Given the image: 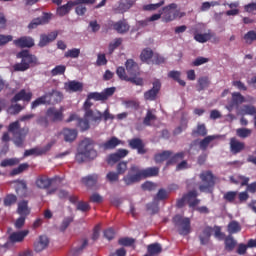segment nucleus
Listing matches in <instances>:
<instances>
[{
  "mask_svg": "<svg viewBox=\"0 0 256 256\" xmlns=\"http://www.w3.org/2000/svg\"><path fill=\"white\" fill-rule=\"evenodd\" d=\"M219 136L217 135H210V136H206L204 139H202L199 142V147L201 149V151H207V147H209L211 141H215V139H218Z\"/></svg>",
  "mask_w": 256,
  "mask_h": 256,
  "instance_id": "38",
  "label": "nucleus"
},
{
  "mask_svg": "<svg viewBox=\"0 0 256 256\" xmlns=\"http://www.w3.org/2000/svg\"><path fill=\"white\" fill-rule=\"evenodd\" d=\"M21 160L19 158H7L1 161L0 167H15V165H19Z\"/></svg>",
  "mask_w": 256,
  "mask_h": 256,
  "instance_id": "47",
  "label": "nucleus"
},
{
  "mask_svg": "<svg viewBox=\"0 0 256 256\" xmlns=\"http://www.w3.org/2000/svg\"><path fill=\"white\" fill-rule=\"evenodd\" d=\"M173 223L179 235L186 237V235L191 233V219L181 215H176L173 217Z\"/></svg>",
  "mask_w": 256,
  "mask_h": 256,
  "instance_id": "6",
  "label": "nucleus"
},
{
  "mask_svg": "<svg viewBox=\"0 0 256 256\" xmlns=\"http://www.w3.org/2000/svg\"><path fill=\"white\" fill-rule=\"evenodd\" d=\"M165 5V0H161L156 4H148L143 6V11H157L159 7H163Z\"/></svg>",
  "mask_w": 256,
  "mask_h": 256,
  "instance_id": "62",
  "label": "nucleus"
},
{
  "mask_svg": "<svg viewBox=\"0 0 256 256\" xmlns=\"http://www.w3.org/2000/svg\"><path fill=\"white\" fill-rule=\"evenodd\" d=\"M202 185L199 186L201 193H213L215 187V176L212 171H205L200 174Z\"/></svg>",
  "mask_w": 256,
  "mask_h": 256,
  "instance_id": "7",
  "label": "nucleus"
},
{
  "mask_svg": "<svg viewBox=\"0 0 256 256\" xmlns=\"http://www.w3.org/2000/svg\"><path fill=\"white\" fill-rule=\"evenodd\" d=\"M29 169L28 163H22L17 168H14L10 172V177H15V175H21L24 171H27Z\"/></svg>",
  "mask_w": 256,
  "mask_h": 256,
  "instance_id": "50",
  "label": "nucleus"
},
{
  "mask_svg": "<svg viewBox=\"0 0 256 256\" xmlns=\"http://www.w3.org/2000/svg\"><path fill=\"white\" fill-rule=\"evenodd\" d=\"M194 39L198 43H207V41H210L211 39V33H204V34L194 33Z\"/></svg>",
  "mask_w": 256,
  "mask_h": 256,
  "instance_id": "56",
  "label": "nucleus"
},
{
  "mask_svg": "<svg viewBox=\"0 0 256 256\" xmlns=\"http://www.w3.org/2000/svg\"><path fill=\"white\" fill-rule=\"evenodd\" d=\"M63 111H65V108L60 107L59 110L55 107H50L46 110V117L52 122V123H59L63 121L65 115L63 114Z\"/></svg>",
  "mask_w": 256,
  "mask_h": 256,
  "instance_id": "9",
  "label": "nucleus"
},
{
  "mask_svg": "<svg viewBox=\"0 0 256 256\" xmlns=\"http://www.w3.org/2000/svg\"><path fill=\"white\" fill-rule=\"evenodd\" d=\"M116 75H118L121 81H127L128 83H133V85H137L139 87H143V78L141 77H131L127 75L125 68L123 66H119L116 69Z\"/></svg>",
  "mask_w": 256,
  "mask_h": 256,
  "instance_id": "8",
  "label": "nucleus"
},
{
  "mask_svg": "<svg viewBox=\"0 0 256 256\" xmlns=\"http://www.w3.org/2000/svg\"><path fill=\"white\" fill-rule=\"evenodd\" d=\"M17 213L22 217H27L28 215H31V208H29V201L22 200L18 202Z\"/></svg>",
  "mask_w": 256,
  "mask_h": 256,
  "instance_id": "23",
  "label": "nucleus"
},
{
  "mask_svg": "<svg viewBox=\"0 0 256 256\" xmlns=\"http://www.w3.org/2000/svg\"><path fill=\"white\" fill-rule=\"evenodd\" d=\"M81 55V49L73 48L64 53L66 59H77Z\"/></svg>",
  "mask_w": 256,
  "mask_h": 256,
  "instance_id": "54",
  "label": "nucleus"
},
{
  "mask_svg": "<svg viewBox=\"0 0 256 256\" xmlns=\"http://www.w3.org/2000/svg\"><path fill=\"white\" fill-rule=\"evenodd\" d=\"M57 37H59V32L57 31L50 32L49 34H41L38 47H47V45H49V43H53Z\"/></svg>",
  "mask_w": 256,
  "mask_h": 256,
  "instance_id": "14",
  "label": "nucleus"
},
{
  "mask_svg": "<svg viewBox=\"0 0 256 256\" xmlns=\"http://www.w3.org/2000/svg\"><path fill=\"white\" fill-rule=\"evenodd\" d=\"M135 5V0H121L118 5V10L121 13H125V11H129L130 7Z\"/></svg>",
  "mask_w": 256,
  "mask_h": 256,
  "instance_id": "42",
  "label": "nucleus"
},
{
  "mask_svg": "<svg viewBox=\"0 0 256 256\" xmlns=\"http://www.w3.org/2000/svg\"><path fill=\"white\" fill-rule=\"evenodd\" d=\"M89 246V240L83 239L80 242V245L76 246L74 249L70 251V255L72 256H79L87 247Z\"/></svg>",
  "mask_w": 256,
  "mask_h": 256,
  "instance_id": "30",
  "label": "nucleus"
},
{
  "mask_svg": "<svg viewBox=\"0 0 256 256\" xmlns=\"http://www.w3.org/2000/svg\"><path fill=\"white\" fill-rule=\"evenodd\" d=\"M140 175L142 179H147L149 177H157L159 175V167H149L141 170Z\"/></svg>",
  "mask_w": 256,
  "mask_h": 256,
  "instance_id": "34",
  "label": "nucleus"
},
{
  "mask_svg": "<svg viewBox=\"0 0 256 256\" xmlns=\"http://www.w3.org/2000/svg\"><path fill=\"white\" fill-rule=\"evenodd\" d=\"M66 70H67V67H65V65H58L51 70V75L52 77H57V75L65 74Z\"/></svg>",
  "mask_w": 256,
  "mask_h": 256,
  "instance_id": "64",
  "label": "nucleus"
},
{
  "mask_svg": "<svg viewBox=\"0 0 256 256\" xmlns=\"http://www.w3.org/2000/svg\"><path fill=\"white\" fill-rule=\"evenodd\" d=\"M237 195H239L238 191H228L224 194L223 199L227 201V203H237Z\"/></svg>",
  "mask_w": 256,
  "mask_h": 256,
  "instance_id": "49",
  "label": "nucleus"
},
{
  "mask_svg": "<svg viewBox=\"0 0 256 256\" xmlns=\"http://www.w3.org/2000/svg\"><path fill=\"white\" fill-rule=\"evenodd\" d=\"M171 155H173L172 151L164 150L163 152L154 155V161L155 163H163L167 161V159H171Z\"/></svg>",
  "mask_w": 256,
  "mask_h": 256,
  "instance_id": "35",
  "label": "nucleus"
},
{
  "mask_svg": "<svg viewBox=\"0 0 256 256\" xmlns=\"http://www.w3.org/2000/svg\"><path fill=\"white\" fill-rule=\"evenodd\" d=\"M53 147V144L48 143L46 146L42 148H32L29 150H26L24 152V157H29L31 155H45L48 151H51V148Z\"/></svg>",
  "mask_w": 256,
  "mask_h": 256,
  "instance_id": "19",
  "label": "nucleus"
},
{
  "mask_svg": "<svg viewBox=\"0 0 256 256\" xmlns=\"http://www.w3.org/2000/svg\"><path fill=\"white\" fill-rule=\"evenodd\" d=\"M128 155H129V150L118 149L115 153H112L107 157V163L109 165L113 163H118L120 159H124V157H127Z\"/></svg>",
  "mask_w": 256,
  "mask_h": 256,
  "instance_id": "15",
  "label": "nucleus"
},
{
  "mask_svg": "<svg viewBox=\"0 0 256 256\" xmlns=\"http://www.w3.org/2000/svg\"><path fill=\"white\" fill-rule=\"evenodd\" d=\"M224 245L225 250L231 252L235 247H237V240H235L233 236L229 235L224 239Z\"/></svg>",
  "mask_w": 256,
  "mask_h": 256,
  "instance_id": "40",
  "label": "nucleus"
},
{
  "mask_svg": "<svg viewBox=\"0 0 256 256\" xmlns=\"http://www.w3.org/2000/svg\"><path fill=\"white\" fill-rule=\"evenodd\" d=\"M211 233H213V228L207 226L202 231V234L199 236L201 245H208L211 239Z\"/></svg>",
  "mask_w": 256,
  "mask_h": 256,
  "instance_id": "29",
  "label": "nucleus"
},
{
  "mask_svg": "<svg viewBox=\"0 0 256 256\" xmlns=\"http://www.w3.org/2000/svg\"><path fill=\"white\" fill-rule=\"evenodd\" d=\"M246 101L245 96H243L240 92L232 93V104L236 105V107H239V105L245 103Z\"/></svg>",
  "mask_w": 256,
  "mask_h": 256,
  "instance_id": "46",
  "label": "nucleus"
},
{
  "mask_svg": "<svg viewBox=\"0 0 256 256\" xmlns=\"http://www.w3.org/2000/svg\"><path fill=\"white\" fill-rule=\"evenodd\" d=\"M55 178H49L47 175H39L35 180V185L38 189H50Z\"/></svg>",
  "mask_w": 256,
  "mask_h": 256,
  "instance_id": "12",
  "label": "nucleus"
},
{
  "mask_svg": "<svg viewBox=\"0 0 256 256\" xmlns=\"http://www.w3.org/2000/svg\"><path fill=\"white\" fill-rule=\"evenodd\" d=\"M243 39L247 45H252L254 41H256V32L255 30L248 31L244 36Z\"/></svg>",
  "mask_w": 256,
  "mask_h": 256,
  "instance_id": "55",
  "label": "nucleus"
},
{
  "mask_svg": "<svg viewBox=\"0 0 256 256\" xmlns=\"http://www.w3.org/2000/svg\"><path fill=\"white\" fill-rule=\"evenodd\" d=\"M65 87L68 91H71L72 93L83 91V83L75 80L69 81L67 84H65Z\"/></svg>",
  "mask_w": 256,
  "mask_h": 256,
  "instance_id": "32",
  "label": "nucleus"
},
{
  "mask_svg": "<svg viewBox=\"0 0 256 256\" xmlns=\"http://www.w3.org/2000/svg\"><path fill=\"white\" fill-rule=\"evenodd\" d=\"M251 133H252V130L249 128H238L236 130V135L241 139H247V137L251 136Z\"/></svg>",
  "mask_w": 256,
  "mask_h": 256,
  "instance_id": "60",
  "label": "nucleus"
},
{
  "mask_svg": "<svg viewBox=\"0 0 256 256\" xmlns=\"http://www.w3.org/2000/svg\"><path fill=\"white\" fill-rule=\"evenodd\" d=\"M227 229L230 235H235V233H240L241 224H239V222L235 220H232L231 222H229Z\"/></svg>",
  "mask_w": 256,
  "mask_h": 256,
  "instance_id": "45",
  "label": "nucleus"
},
{
  "mask_svg": "<svg viewBox=\"0 0 256 256\" xmlns=\"http://www.w3.org/2000/svg\"><path fill=\"white\" fill-rule=\"evenodd\" d=\"M47 247H49V238L45 235L40 236L39 240L34 243V250L36 253H41V251H44Z\"/></svg>",
  "mask_w": 256,
  "mask_h": 256,
  "instance_id": "22",
  "label": "nucleus"
},
{
  "mask_svg": "<svg viewBox=\"0 0 256 256\" xmlns=\"http://www.w3.org/2000/svg\"><path fill=\"white\" fill-rule=\"evenodd\" d=\"M13 43L16 47H20V49L35 47V40L30 36H22L14 40Z\"/></svg>",
  "mask_w": 256,
  "mask_h": 256,
  "instance_id": "13",
  "label": "nucleus"
},
{
  "mask_svg": "<svg viewBox=\"0 0 256 256\" xmlns=\"http://www.w3.org/2000/svg\"><path fill=\"white\" fill-rule=\"evenodd\" d=\"M211 85V80H209V77L203 76L198 79V91H204V89H207Z\"/></svg>",
  "mask_w": 256,
  "mask_h": 256,
  "instance_id": "51",
  "label": "nucleus"
},
{
  "mask_svg": "<svg viewBox=\"0 0 256 256\" xmlns=\"http://www.w3.org/2000/svg\"><path fill=\"white\" fill-rule=\"evenodd\" d=\"M185 159V152H178L173 156H170V159L167 161V165H175V163H179V161H183Z\"/></svg>",
  "mask_w": 256,
  "mask_h": 256,
  "instance_id": "48",
  "label": "nucleus"
},
{
  "mask_svg": "<svg viewBox=\"0 0 256 256\" xmlns=\"http://www.w3.org/2000/svg\"><path fill=\"white\" fill-rule=\"evenodd\" d=\"M62 135L64 137V141L67 143H73V141L77 139L78 132L75 129L64 128L62 130Z\"/></svg>",
  "mask_w": 256,
  "mask_h": 256,
  "instance_id": "27",
  "label": "nucleus"
},
{
  "mask_svg": "<svg viewBox=\"0 0 256 256\" xmlns=\"http://www.w3.org/2000/svg\"><path fill=\"white\" fill-rule=\"evenodd\" d=\"M241 151H245V143L239 141L237 138H230V152L232 155H237L241 153Z\"/></svg>",
  "mask_w": 256,
  "mask_h": 256,
  "instance_id": "18",
  "label": "nucleus"
},
{
  "mask_svg": "<svg viewBox=\"0 0 256 256\" xmlns=\"http://www.w3.org/2000/svg\"><path fill=\"white\" fill-rule=\"evenodd\" d=\"M97 0H74L68 1L66 4L59 6L56 10V13L59 17H65V15H69L71 9L75 7V5H95Z\"/></svg>",
  "mask_w": 256,
  "mask_h": 256,
  "instance_id": "5",
  "label": "nucleus"
},
{
  "mask_svg": "<svg viewBox=\"0 0 256 256\" xmlns=\"http://www.w3.org/2000/svg\"><path fill=\"white\" fill-rule=\"evenodd\" d=\"M73 221H74L73 216L65 217L59 227V231H61L62 233H64V231H67V228L69 227V225L73 223Z\"/></svg>",
  "mask_w": 256,
  "mask_h": 256,
  "instance_id": "57",
  "label": "nucleus"
},
{
  "mask_svg": "<svg viewBox=\"0 0 256 256\" xmlns=\"http://www.w3.org/2000/svg\"><path fill=\"white\" fill-rule=\"evenodd\" d=\"M154 52L151 48H144L140 54V60L142 63L151 65V59L153 58Z\"/></svg>",
  "mask_w": 256,
  "mask_h": 256,
  "instance_id": "31",
  "label": "nucleus"
},
{
  "mask_svg": "<svg viewBox=\"0 0 256 256\" xmlns=\"http://www.w3.org/2000/svg\"><path fill=\"white\" fill-rule=\"evenodd\" d=\"M157 116L153 114V110L148 109L146 116L144 117L143 124L146 125V127H151V121H156Z\"/></svg>",
  "mask_w": 256,
  "mask_h": 256,
  "instance_id": "52",
  "label": "nucleus"
},
{
  "mask_svg": "<svg viewBox=\"0 0 256 256\" xmlns=\"http://www.w3.org/2000/svg\"><path fill=\"white\" fill-rule=\"evenodd\" d=\"M118 244L122 247H133L135 245V238L123 237L118 240Z\"/></svg>",
  "mask_w": 256,
  "mask_h": 256,
  "instance_id": "59",
  "label": "nucleus"
},
{
  "mask_svg": "<svg viewBox=\"0 0 256 256\" xmlns=\"http://www.w3.org/2000/svg\"><path fill=\"white\" fill-rule=\"evenodd\" d=\"M163 16L162 23H171V21H175V19H181L185 17L186 13L177 10V4L171 3L162 8Z\"/></svg>",
  "mask_w": 256,
  "mask_h": 256,
  "instance_id": "4",
  "label": "nucleus"
},
{
  "mask_svg": "<svg viewBox=\"0 0 256 256\" xmlns=\"http://www.w3.org/2000/svg\"><path fill=\"white\" fill-rule=\"evenodd\" d=\"M46 95L48 96V105L61 103L63 101V93L52 90L51 92H47Z\"/></svg>",
  "mask_w": 256,
  "mask_h": 256,
  "instance_id": "24",
  "label": "nucleus"
},
{
  "mask_svg": "<svg viewBox=\"0 0 256 256\" xmlns=\"http://www.w3.org/2000/svg\"><path fill=\"white\" fill-rule=\"evenodd\" d=\"M114 31H117L120 35H123L129 31L130 26L126 20H119L112 25Z\"/></svg>",
  "mask_w": 256,
  "mask_h": 256,
  "instance_id": "26",
  "label": "nucleus"
},
{
  "mask_svg": "<svg viewBox=\"0 0 256 256\" xmlns=\"http://www.w3.org/2000/svg\"><path fill=\"white\" fill-rule=\"evenodd\" d=\"M16 57L17 59H21V62L13 65L14 71L24 72L28 71V69H31V67L39 65L37 56L30 54L29 50H22L18 52Z\"/></svg>",
  "mask_w": 256,
  "mask_h": 256,
  "instance_id": "2",
  "label": "nucleus"
},
{
  "mask_svg": "<svg viewBox=\"0 0 256 256\" xmlns=\"http://www.w3.org/2000/svg\"><path fill=\"white\" fill-rule=\"evenodd\" d=\"M77 127L80 128V131H89L91 126L89 124V120H87L86 118H79L77 122Z\"/></svg>",
  "mask_w": 256,
  "mask_h": 256,
  "instance_id": "61",
  "label": "nucleus"
},
{
  "mask_svg": "<svg viewBox=\"0 0 256 256\" xmlns=\"http://www.w3.org/2000/svg\"><path fill=\"white\" fill-rule=\"evenodd\" d=\"M75 159L77 163H85V161H93V159H97L95 140L91 138H84L80 143Z\"/></svg>",
  "mask_w": 256,
  "mask_h": 256,
  "instance_id": "1",
  "label": "nucleus"
},
{
  "mask_svg": "<svg viewBox=\"0 0 256 256\" xmlns=\"http://www.w3.org/2000/svg\"><path fill=\"white\" fill-rule=\"evenodd\" d=\"M159 91H161V82H153V87L144 93L145 101H156Z\"/></svg>",
  "mask_w": 256,
  "mask_h": 256,
  "instance_id": "11",
  "label": "nucleus"
},
{
  "mask_svg": "<svg viewBox=\"0 0 256 256\" xmlns=\"http://www.w3.org/2000/svg\"><path fill=\"white\" fill-rule=\"evenodd\" d=\"M128 145L132 149H136L139 155H145V153H147V149H145V144L141 138H134L129 140Z\"/></svg>",
  "mask_w": 256,
  "mask_h": 256,
  "instance_id": "16",
  "label": "nucleus"
},
{
  "mask_svg": "<svg viewBox=\"0 0 256 256\" xmlns=\"http://www.w3.org/2000/svg\"><path fill=\"white\" fill-rule=\"evenodd\" d=\"M143 177L141 174H131L128 173L127 176H124L123 181L126 185H133V183H139Z\"/></svg>",
  "mask_w": 256,
  "mask_h": 256,
  "instance_id": "37",
  "label": "nucleus"
},
{
  "mask_svg": "<svg viewBox=\"0 0 256 256\" xmlns=\"http://www.w3.org/2000/svg\"><path fill=\"white\" fill-rule=\"evenodd\" d=\"M97 181H99V175L97 174L88 175L82 178V183L86 187H95L97 185Z\"/></svg>",
  "mask_w": 256,
  "mask_h": 256,
  "instance_id": "36",
  "label": "nucleus"
},
{
  "mask_svg": "<svg viewBox=\"0 0 256 256\" xmlns=\"http://www.w3.org/2000/svg\"><path fill=\"white\" fill-rule=\"evenodd\" d=\"M231 183H234V185H241V187H245V185H249V177H245L243 175H238L235 177H230Z\"/></svg>",
  "mask_w": 256,
  "mask_h": 256,
  "instance_id": "43",
  "label": "nucleus"
},
{
  "mask_svg": "<svg viewBox=\"0 0 256 256\" xmlns=\"http://www.w3.org/2000/svg\"><path fill=\"white\" fill-rule=\"evenodd\" d=\"M51 19L50 13H44L41 18H36L28 25L29 29H36V27H39V25H45V23H49V20Z\"/></svg>",
  "mask_w": 256,
  "mask_h": 256,
  "instance_id": "21",
  "label": "nucleus"
},
{
  "mask_svg": "<svg viewBox=\"0 0 256 256\" xmlns=\"http://www.w3.org/2000/svg\"><path fill=\"white\" fill-rule=\"evenodd\" d=\"M27 235H29V230H23L20 232H13L10 235V241L12 243H21V241H23V239H25V237H27Z\"/></svg>",
  "mask_w": 256,
  "mask_h": 256,
  "instance_id": "33",
  "label": "nucleus"
},
{
  "mask_svg": "<svg viewBox=\"0 0 256 256\" xmlns=\"http://www.w3.org/2000/svg\"><path fill=\"white\" fill-rule=\"evenodd\" d=\"M8 133H11L13 137L12 141L16 147H23L25 139H27V135H29V128H21V123L19 120H16L9 124Z\"/></svg>",
  "mask_w": 256,
  "mask_h": 256,
  "instance_id": "3",
  "label": "nucleus"
},
{
  "mask_svg": "<svg viewBox=\"0 0 256 256\" xmlns=\"http://www.w3.org/2000/svg\"><path fill=\"white\" fill-rule=\"evenodd\" d=\"M84 119L91 121L92 123H99L103 119V114L100 111L88 110L84 113Z\"/></svg>",
  "mask_w": 256,
  "mask_h": 256,
  "instance_id": "25",
  "label": "nucleus"
},
{
  "mask_svg": "<svg viewBox=\"0 0 256 256\" xmlns=\"http://www.w3.org/2000/svg\"><path fill=\"white\" fill-rule=\"evenodd\" d=\"M22 111L23 106L21 104H11L7 109L9 115H19Z\"/></svg>",
  "mask_w": 256,
  "mask_h": 256,
  "instance_id": "53",
  "label": "nucleus"
},
{
  "mask_svg": "<svg viewBox=\"0 0 256 256\" xmlns=\"http://www.w3.org/2000/svg\"><path fill=\"white\" fill-rule=\"evenodd\" d=\"M33 97V93L27 92L25 89L20 90L18 93L14 95L13 98H11V103H19V101H26L29 103Z\"/></svg>",
  "mask_w": 256,
  "mask_h": 256,
  "instance_id": "17",
  "label": "nucleus"
},
{
  "mask_svg": "<svg viewBox=\"0 0 256 256\" xmlns=\"http://www.w3.org/2000/svg\"><path fill=\"white\" fill-rule=\"evenodd\" d=\"M49 96L44 94L43 96L37 98L31 103V109H37L40 105H49Z\"/></svg>",
  "mask_w": 256,
  "mask_h": 256,
  "instance_id": "41",
  "label": "nucleus"
},
{
  "mask_svg": "<svg viewBox=\"0 0 256 256\" xmlns=\"http://www.w3.org/2000/svg\"><path fill=\"white\" fill-rule=\"evenodd\" d=\"M207 135V127L205 124H198L197 128L192 131V137H205Z\"/></svg>",
  "mask_w": 256,
  "mask_h": 256,
  "instance_id": "44",
  "label": "nucleus"
},
{
  "mask_svg": "<svg viewBox=\"0 0 256 256\" xmlns=\"http://www.w3.org/2000/svg\"><path fill=\"white\" fill-rule=\"evenodd\" d=\"M240 112L242 115H256V107L253 105H243Z\"/></svg>",
  "mask_w": 256,
  "mask_h": 256,
  "instance_id": "58",
  "label": "nucleus"
},
{
  "mask_svg": "<svg viewBox=\"0 0 256 256\" xmlns=\"http://www.w3.org/2000/svg\"><path fill=\"white\" fill-rule=\"evenodd\" d=\"M15 203H17V196H15L14 194H8L4 198L5 207H11V205H15Z\"/></svg>",
  "mask_w": 256,
  "mask_h": 256,
  "instance_id": "63",
  "label": "nucleus"
},
{
  "mask_svg": "<svg viewBox=\"0 0 256 256\" xmlns=\"http://www.w3.org/2000/svg\"><path fill=\"white\" fill-rule=\"evenodd\" d=\"M199 194L195 190H191L188 193L184 194L181 199L177 200L176 207L181 209L185 207V201L188 202V199H195Z\"/></svg>",
  "mask_w": 256,
  "mask_h": 256,
  "instance_id": "28",
  "label": "nucleus"
},
{
  "mask_svg": "<svg viewBox=\"0 0 256 256\" xmlns=\"http://www.w3.org/2000/svg\"><path fill=\"white\" fill-rule=\"evenodd\" d=\"M121 145V140L115 136L111 137L108 141L100 144V148L104 151H111Z\"/></svg>",
  "mask_w": 256,
  "mask_h": 256,
  "instance_id": "20",
  "label": "nucleus"
},
{
  "mask_svg": "<svg viewBox=\"0 0 256 256\" xmlns=\"http://www.w3.org/2000/svg\"><path fill=\"white\" fill-rule=\"evenodd\" d=\"M163 251V248L161 247V244L159 243H153L148 245L147 247V253L150 256H157Z\"/></svg>",
  "mask_w": 256,
  "mask_h": 256,
  "instance_id": "39",
  "label": "nucleus"
},
{
  "mask_svg": "<svg viewBox=\"0 0 256 256\" xmlns=\"http://www.w3.org/2000/svg\"><path fill=\"white\" fill-rule=\"evenodd\" d=\"M125 67L130 77H139V75H141V68L139 67V64L135 62V60L127 59L125 62Z\"/></svg>",
  "mask_w": 256,
  "mask_h": 256,
  "instance_id": "10",
  "label": "nucleus"
}]
</instances>
